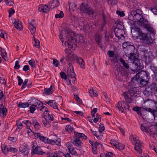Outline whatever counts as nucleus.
Returning <instances> with one entry per match:
<instances>
[{
	"mask_svg": "<svg viewBox=\"0 0 157 157\" xmlns=\"http://www.w3.org/2000/svg\"><path fill=\"white\" fill-rule=\"evenodd\" d=\"M76 62L79 64L81 68L82 69L85 68V63L82 59L80 57H78L77 58Z\"/></svg>",
	"mask_w": 157,
	"mask_h": 157,
	"instance_id": "nucleus-25",
	"label": "nucleus"
},
{
	"mask_svg": "<svg viewBox=\"0 0 157 157\" xmlns=\"http://www.w3.org/2000/svg\"><path fill=\"white\" fill-rule=\"evenodd\" d=\"M69 10L74 11L76 8V5L73 3H70L69 5Z\"/></svg>",
	"mask_w": 157,
	"mask_h": 157,
	"instance_id": "nucleus-41",
	"label": "nucleus"
},
{
	"mask_svg": "<svg viewBox=\"0 0 157 157\" xmlns=\"http://www.w3.org/2000/svg\"><path fill=\"white\" fill-rule=\"evenodd\" d=\"M135 53L131 52L129 55H127L128 56V58L129 59L132 60L131 62H132V66L133 67V70L138 71L140 69H141L144 67V66L140 65L139 63L138 65V60L137 58L135 56Z\"/></svg>",
	"mask_w": 157,
	"mask_h": 157,
	"instance_id": "nucleus-6",
	"label": "nucleus"
},
{
	"mask_svg": "<svg viewBox=\"0 0 157 157\" xmlns=\"http://www.w3.org/2000/svg\"><path fill=\"white\" fill-rule=\"evenodd\" d=\"M18 79V85L20 86L23 82V80L21 79L20 76H17V77Z\"/></svg>",
	"mask_w": 157,
	"mask_h": 157,
	"instance_id": "nucleus-57",
	"label": "nucleus"
},
{
	"mask_svg": "<svg viewBox=\"0 0 157 157\" xmlns=\"http://www.w3.org/2000/svg\"><path fill=\"white\" fill-rule=\"evenodd\" d=\"M67 75L68 77L72 78L73 80L75 81L76 79L75 77V74L74 72V69L71 63H69L68 64Z\"/></svg>",
	"mask_w": 157,
	"mask_h": 157,
	"instance_id": "nucleus-14",
	"label": "nucleus"
},
{
	"mask_svg": "<svg viewBox=\"0 0 157 157\" xmlns=\"http://www.w3.org/2000/svg\"><path fill=\"white\" fill-rule=\"evenodd\" d=\"M1 54L2 57L5 60V61H6V60L5 58L7 56V54L6 52L5 51H3L1 53Z\"/></svg>",
	"mask_w": 157,
	"mask_h": 157,
	"instance_id": "nucleus-61",
	"label": "nucleus"
},
{
	"mask_svg": "<svg viewBox=\"0 0 157 157\" xmlns=\"http://www.w3.org/2000/svg\"><path fill=\"white\" fill-rule=\"evenodd\" d=\"M28 149L27 148V147L25 146H22L20 147L19 151L22 153Z\"/></svg>",
	"mask_w": 157,
	"mask_h": 157,
	"instance_id": "nucleus-54",
	"label": "nucleus"
},
{
	"mask_svg": "<svg viewBox=\"0 0 157 157\" xmlns=\"http://www.w3.org/2000/svg\"><path fill=\"white\" fill-rule=\"evenodd\" d=\"M133 83V85L128 86V92H124L123 94L126 101L128 103H130L132 101L133 97L137 96L136 88L134 83Z\"/></svg>",
	"mask_w": 157,
	"mask_h": 157,
	"instance_id": "nucleus-3",
	"label": "nucleus"
},
{
	"mask_svg": "<svg viewBox=\"0 0 157 157\" xmlns=\"http://www.w3.org/2000/svg\"><path fill=\"white\" fill-rule=\"evenodd\" d=\"M98 110L97 108H94L91 112V115L93 117H95V114L97 112Z\"/></svg>",
	"mask_w": 157,
	"mask_h": 157,
	"instance_id": "nucleus-62",
	"label": "nucleus"
},
{
	"mask_svg": "<svg viewBox=\"0 0 157 157\" xmlns=\"http://www.w3.org/2000/svg\"><path fill=\"white\" fill-rule=\"evenodd\" d=\"M138 37L143 43L146 44H151L153 41V39L149 33H141L140 36H138Z\"/></svg>",
	"mask_w": 157,
	"mask_h": 157,
	"instance_id": "nucleus-8",
	"label": "nucleus"
},
{
	"mask_svg": "<svg viewBox=\"0 0 157 157\" xmlns=\"http://www.w3.org/2000/svg\"><path fill=\"white\" fill-rule=\"evenodd\" d=\"M52 63L53 65L56 67H58L59 64V62L58 60L55 59H53Z\"/></svg>",
	"mask_w": 157,
	"mask_h": 157,
	"instance_id": "nucleus-52",
	"label": "nucleus"
},
{
	"mask_svg": "<svg viewBox=\"0 0 157 157\" xmlns=\"http://www.w3.org/2000/svg\"><path fill=\"white\" fill-rule=\"evenodd\" d=\"M9 12V17H12V15L13 14L15 13V10H14L12 9L11 8L10 10H9L8 11Z\"/></svg>",
	"mask_w": 157,
	"mask_h": 157,
	"instance_id": "nucleus-56",
	"label": "nucleus"
},
{
	"mask_svg": "<svg viewBox=\"0 0 157 157\" xmlns=\"http://www.w3.org/2000/svg\"><path fill=\"white\" fill-rule=\"evenodd\" d=\"M141 25L143 26L146 29L147 31L150 33L149 34L155 35V33L154 29L152 25L150 24L147 20H144Z\"/></svg>",
	"mask_w": 157,
	"mask_h": 157,
	"instance_id": "nucleus-12",
	"label": "nucleus"
},
{
	"mask_svg": "<svg viewBox=\"0 0 157 157\" xmlns=\"http://www.w3.org/2000/svg\"><path fill=\"white\" fill-rule=\"evenodd\" d=\"M29 29L33 36H35L36 31V28L31 22L29 24Z\"/></svg>",
	"mask_w": 157,
	"mask_h": 157,
	"instance_id": "nucleus-22",
	"label": "nucleus"
},
{
	"mask_svg": "<svg viewBox=\"0 0 157 157\" xmlns=\"http://www.w3.org/2000/svg\"><path fill=\"white\" fill-rule=\"evenodd\" d=\"M31 106H30V112L32 114L34 113V111L36 109V107L34 105V104H30Z\"/></svg>",
	"mask_w": 157,
	"mask_h": 157,
	"instance_id": "nucleus-45",
	"label": "nucleus"
},
{
	"mask_svg": "<svg viewBox=\"0 0 157 157\" xmlns=\"http://www.w3.org/2000/svg\"><path fill=\"white\" fill-rule=\"evenodd\" d=\"M114 32L116 36L118 39H121L122 37H124V30L119 29H114Z\"/></svg>",
	"mask_w": 157,
	"mask_h": 157,
	"instance_id": "nucleus-17",
	"label": "nucleus"
},
{
	"mask_svg": "<svg viewBox=\"0 0 157 157\" xmlns=\"http://www.w3.org/2000/svg\"><path fill=\"white\" fill-rule=\"evenodd\" d=\"M29 105L28 102L22 103L19 102L18 105V106L20 108H25L28 107Z\"/></svg>",
	"mask_w": 157,
	"mask_h": 157,
	"instance_id": "nucleus-34",
	"label": "nucleus"
},
{
	"mask_svg": "<svg viewBox=\"0 0 157 157\" xmlns=\"http://www.w3.org/2000/svg\"><path fill=\"white\" fill-rule=\"evenodd\" d=\"M54 115L52 114H50L49 113H46V115H44V119L43 120L42 123L44 127L46 128H49L51 126L50 122L53 121L54 120Z\"/></svg>",
	"mask_w": 157,
	"mask_h": 157,
	"instance_id": "nucleus-9",
	"label": "nucleus"
},
{
	"mask_svg": "<svg viewBox=\"0 0 157 157\" xmlns=\"http://www.w3.org/2000/svg\"><path fill=\"white\" fill-rule=\"evenodd\" d=\"M22 122L26 124L27 127H30V125H31V122L29 120H25Z\"/></svg>",
	"mask_w": 157,
	"mask_h": 157,
	"instance_id": "nucleus-51",
	"label": "nucleus"
},
{
	"mask_svg": "<svg viewBox=\"0 0 157 157\" xmlns=\"http://www.w3.org/2000/svg\"><path fill=\"white\" fill-rule=\"evenodd\" d=\"M105 130V128L104 126L101 123L99 125V132L100 133H101Z\"/></svg>",
	"mask_w": 157,
	"mask_h": 157,
	"instance_id": "nucleus-48",
	"label": "nucleus"
},
{
	"mask_svg": "<svg viewBox=\"0 0 157 157\" xmlns=\"http://www.w3.org/2000/svg\"><path fill=\"white\" fill-rule=\"evenodd\" d=\"M66 146L69 151H70L71 149H73V147L72 145L70 142H68L66 144Z\"/></svg>",
	"mask_w": 157,
	"mask_h": 157,
	"instance_id": "nucleus-50",
	"label": "nucleus"
},
{
	"mask_svg": "<svg viewBox=\"0 0 157 157\" xmlns=\"http://www.w3.org/2000/svg\"><path fill=\"white\" fill-rule=\"evenodd\" d=\"M33 106L37 109H40L43 106V104L40 101L36 100Z\"/></svg>",
	"mask_w": 157,
	"mask_h": 157,
	"instance_id": "nucleus-27",
	"label": "nucleus"
},
{
	"mask_svg": "<svg viewBox=\"0 0 157 157\" xmlns=\"http://www.w3.org/2000/svg\"><path fill=\"white\" fill-rule=\"evenodd\" d=\"M65 129L66 131L68 132H72L73 130V127L71 125H67L65 128Z\"/></svg>",
	"mask_w": 157,
	"mask_h": 157,
	"instance_id": "nucleus-42",
	"label": "nucleus"
},
{
	"mask_svg": "<svg viewBox=\"0 0 157 157\" xmlns=\"http://www.w3.org/2000/svg\"><path fill=\"white\" fill-rule=\"evenodd\" d=\"M128 17L130 20L139 22L140 25L144 22V20H146L144 18L142 11L138 9L132 11Z\"/></svg>",
	"mask_w": 157,
	"mask_h": 157,
	"instance_id": "nucleus-4",
	"label": "nucleus"
},
{
	"mask_svg": "<svg viewBox=\"0 0 157 157\" xmlns=\"http://www.w3.org/2000/svg\"><path fill=\"white\" fill-rule=\"evenodd\" d=\"M16 125L17 128L19 129H21L23 127V125L19 121H16Z\"/></svg>",
	"mask_w": 157,
	"mask_h": 157,
	"instance_id": "nucleus-49",
	"label": "nucleus"
},
{
	"mask_svg": "<svg viewBox=\"0 0 157 157\" xmlns=\"http://www.w3.org/2000/svg\"><path fill=\"white\" fill-rule=\"evenodd\" d=\"M141 108L139 107H135L133 108V110L136 111L140 116L142 115Z\"/></svg>",
	"mask_w": 157,
	"mask_h": 157,
	"instance_id": "nucleus-36",
	"label": "nucleus"
},
{
	"mask_svg": "<svg viewBox=\"0 0 157 157\" xmlns=\"http://www.w3.org/2000/svg\"><path fill=\"white\" fill-rule=\"evenodd\" d=\"M80 10L83 13L88 14L90 16H92L94 13V10L89 7L87 4L85 3H82L81 5Z\"/></svg>",
	"mask_w": 157,
	"mask_h": 157,
	"instance_id": "nucleus-11",
	"label": "nucleus"
},
{
	"mask_svg": "<svg viewBox=\"0 0 157 157\" xmlns=\"http://www.w3.org/2000/svg\"><path fill=\"white\" fill-rule=\"evenodd\" d=\"M64 16V13L63 12L61 11L59 14H56L55 17L56 18H61Z\"/></svg>",
	"mask_w": 157,
	"mask_h": 157,
	"instance_id": "nucleus-40",
	"label": "nucleus"
},
{
	"mask_svg": "<svg viewBox=\"0 0 157 157\" xmlns=\"http://www.w3.org/2000/svg\"><path fill=\"white\" fill-rule=\"evenodd\" d=\"M2 151L4 154H6L8 153V151H9V149L8 147L6 145L4 147H2Z\"/></svg>",
	"mask_w": 157,
	"mask_h": 157,
	"instance_id": "nucleus-39",
	"label": "nucleus"
},
{
	"mask_svg": "<svg viewBox=\"0 0 157 157\" xmlns=\"http://www.w3.org/2000/svg\"><path fill=\"white\" fill-rule=\"evenodd\" d=\"M69 152L72 155H74L76 156H77L78 155L77 153L76 152L74 147L73 149H71L70 151H69Z\"/></svg>",
	"mask_w": 157,
	"mask_h": 157,
	"instance_id": "nucleus-53",
	"label": "nucleus"
},
{
	"mask_svg": "<svg viewBox=\"0 0 157 157\" xmlns=\"http://www.w3.org/2000/svg\"><path fill=\"white\" fill-rule=\"evenodd\" d=\"M142 59L147 65H148L152 60V53L150 52H148L146 51L144 52Z\"/></svg>",
	"mask_w": 157,
	"mask_h": 157,
	"instance_id": "nucleus-13",
	"label": "nucleus"
},
{
	"mask_svg": "<svg viewBox=\"0 0 157 157\" xmlns=\"http://www.w3.org/2000/svg\"><path fill=\"white\" fill-rule=\"evenodd\" d=\"M119 61L122 64L123 67L124 68L127 69H129V66L128 64L125 62V60L123 58H120L119 59Z\"/></svg>",
	"mask_w": 157,
	"mask_h": 157,
	"instance_id": "nucleus-26",
	"label": "nucleus"
},
{
	"mask_svg": "<svg viewBox=\"0 0 157 157\" xmlns=\"http://www.w3.org/2000/svg\"><path fill=\"white\" fill-rule=\"evenodd\" d=\"M45 103L46 104H48L54 109H57L59 110V109L58 108L57 103H56L55 100H50L48 101H45Z\"/></svg>",
	"mask_w": 157,
	"mask_h": 157,
	"instance_id": "nucleus-20",
	"label": "nucleus"
},
{
	"mask_svg": "<svg viewBox=\"0 0 157 157\" xmlns=\"http://www.w3.org/2000/svg\"><path fill=\"white\" fill-rule=\"evenodd\" d=\"M7 111L6 107H4L2 105H0V115L2 113L4 117L6 116Z\"/></svg>",
	"mask_w": 157,
	"mask_h": 157,
	"instance_id": "nucleus-24",
	"label": "nucleus"
},
{
	"mask_svg": "<svg viewBox=\"0 0 157 157\" xmlns=\"http://www.w3.org/2000/svg\"><path fill=\"white\" fill-rule=\"evenodd\" d=\"M15 27L18 30H21L22 28L21 22L18 20H16L13 23Z\"/></svg>",
	"mask_w": 157,
	"mask_h": 157,
	"instance_id": "nucleus-23",
	"label": "nucleus"
},
{
	"mask_svg": "<svg viewBox=\"0 0 157 157\" xmlns=\"http://www.w3.org/2000/svg\"><path fill=\"white\" fill-rule=\"evenodd\" d=\"M111 144L115 147H117V146L118 145L119 143L116 140H111Z\"/></svg>",
	"mask_w": 157,
	"mask_h": 157,
	"instance_id": "nucleus-60",
	"label": "nucleus"
},
{
	"mask_svg": "<svg viewBox=\"0 0 157 157\" xmlns=\"http://www.w3.org/2000/svg\"><path fill=\"white\" fill-rule=\"evenodd\" d=\"M132 143H135V150L141 154L142 152V148L143 147V144L141 143L138 139L136 137H131L130 138Z\"/></svg>",
	"mask_w": 157,
	"mask_h": 157,
	"instance_id": "nucleus-10",
	"label": "nucleus"
},
{
	"mask_svg": "<svg viewBox=\"0 0 157 157\" xmlns=\"http://www.w3.org/2000/svg\"><path fill=\"white\" fill-rule=\"evenodd\" d=\"M29 63L33 68H35L36 67L35 63L33 59H31L29 61Z\"/></svg>",
	"mask_w": 157,
	"mask_h": 157,
	"instance_id": "nucleus-47",
	"label": "nucleus"
},
{
	"mask_svg": "<svg viewBox=\"0 0 157 157\" xmlns=\"http://www.w3.org/2000/svg\"><path fill=\"white\" fill-rule=\"evenodd\" d=\"M116 107L121 113H123L124 110L128 109L129 107L126 103L123 101H119L118 104L116 106Z\"/></svg>",
	"mask_w": 157,
	"mask_h": 157,
	"instance_id": "nucleus-16",
	"label": "nucleus"
},
{
	"mask_svg": "<svg viewBox=\"0 0 157 157\" xmlns=\"http://www.w3.org/2000/svg\"><path fill=\"white\" fill-rule=\"evenodd\" d=\"M150 77L146 71L142 70L132 78L131 81L137 87H143L148 84Z\"/></svg>",
	"mask_w": 157,
	"mask_h": 157,
	"instance_id": "nucleus-1",
	"label": "nucleus"
},
{
	"mask_svg": "<svg viewBox=\"0 0 157 157\" xmlns=\"http://www.w3.org/2000/svg\"><path fill=\"white\" fill-rule=\"evenodd\" d=\"M132 29H134L135 30V31L137 32L138 34V36H140L141 33H143L140 29V28H138L137 27L135 26V25H132Z\"/></svg>",
	"mask_w": 157,
	"mask_h": 157,
	"instance_id": "nucleus-31",
	"label": "nucleus"
},
{
	"mask_svg": "<svg viewBox=\"0 0 157 157\" xmlns=\"http://www.w3.org/2000/svg\"><path fill=\"white\" fill-rule=\"evenodd\" d=\"M33 38L34 41V43L33 44V45L38 48H40V42L36 38L35 36H33Z\"/></svg>",
	"mask_w": 157,
	"mask_h": 157,
	"instance_id": "nucleus-33",
	"label": "nucleus"
},
{
	"mask_svg": "<svg viewBox=\"0 0 157 157\" xmlns=\"http://www.w3.org/2000/svg\"><path fill=\"white\" fill-rule=\"evenodd\" d=\"M49 3L51 4V6H53V8H56L59 5V1L58 0H52Z\"/></svg>",
	"mask_w": 157,
	"mask_h": 157,
	"instance_id": "nucleus-28",
	"label": "nucleus"
},
{
	"mask_svg": "<svg viewBox=\"0 0 157 157\" xmlns=\"http://www.w3.org/2000/svg\"><path fill=\"white\" fill-rule=\"evenodd\" d=\"M108 3H110L112 6H114L118 2V0H106Z\"/></svg>",
	"mask_w": 157,
	"mask_h": 157,
	"instance_id": "nucleus-43",
	"label": "nucleus"
},
{
	"mask_svg": "<svg viewBox=\"0 0 157 157\" xmlns=\"http://www.w3.org/2000/svg\"><path fill=\"white\" fill-rule=\"evenodd\" d=\"M49 10V8L47 5H41L38 6V11L44 13H47Z\"/></svg>",
	"mask_w": 157,
	"mask_h": 157,
	"instance_id": "nucleus-19",
	"label": "nucleus"
},
{
	"mask_svg": "<svg viewBox=\"0 0 157 157\" xmlns=\"http://www.w3.org/2000/svg\"><path fill=\"white\" fill-rule=\"evenodd\" d=\"M155 91L157 92L156 84L153 82L150 85L146 86L143 93L146 97H149L151 96L152 93Z\"/></svg>",
	"mask_w": 157,
	"mask_h": 157,
	"instance_id": "nucleus-7",
	"label": "nucleus"
},
{
	"mask_svg": "<svg viewBox=\"0 0 157 157\" xmlns=\"http://www.w3.org/2000/svg\"><path fill=\"white\" fill-rule=\"evenodd\" d=\"M5 2L9 6H11L13 4V0H6Z\"/></svg>",
	"mask_w": 157,
	"mask_h": 157,
	"instance_id": "nucleus-59",
	"label": "nucleus"
},
{
	"mask_svg": "<svg viewBox=\"0 0 157 157\" xmlns=\"http://www.w3.org/2000/svg\"><path fill=\"white\" fill-rule=\"evenodd\" d=\"M135 49V47L133 45H129L127 48L124 49V52L126 54L129 55L130 53L132 52Z\"/></svg>",
	"mask_w": 157,
	"mask_h": 157,
	"instance_id": "nucleus-21",
	"label": "nucleus"
},
{
	"mask_svg": "<svg viewBox=\"0 0 157 157\" xmlns=\"http://www.w3.org/2000/svg\"><path fill=\"white\" fill-rule=\"evenodd\" d=\"M60 141L61 140L59 138H57L54 140H52L48 138L46 141V143L51 144L52 145L56 144L57 146H60L61 145Z\"/></svg>",
	"mask_w": 157,
	"mask_h": 157,
	"instance_id": "nucleus-18",
	"label": "nucleus"
},
{
	"mask_svg": "<svg viewBox=\"0 0 157 157\" xmlns=\"http://www.w3.org/2000/svg\"><path fill=\"white\" fill-rule=\"evenodd\" d=\"M89 93L90 96L91 97H95L97 95L96 94V91L94 90L93 88H91L89 90Z\"/></svg>",
	"mask_w": 157,
	"mask_h": 157,
	"instance_id": "nucleus-35",
	"label": "nucleus"
},
{
	"mask_svg": "<svg viewBox=\"0 0 157 157\" xmlns=\"http://www.w3.org/2000/svg\"><path fill=\"white\" fill-rule=\"evenodd\" d=\"M94 37L96 42L100 44V41L101 40V36L98 33H95L94 34Z\"/></svg>",
	"mask_w": 157,
	"mask_h": 157,
	"instance_id": "nucleus-30",
	"label": "nucleus"
},
{
	"mask_svg": "<svg viewBox=\"0 0 157 157\" xmlns=\"http://www.w3.org/2000/svg\"><path fill=\"white\" fill-rule=\"evenodd\" d=\"M45 94L47 95H49L52 94V92L50 89L48 88H46L44 89Z\"/></svg>",
	"mask_w": 157,
	"mask_h": 157,
	"instance_id": "nucleus-55",
	"label": "nucleus"
},
{
	"mask_svg": "<svg viewBox=\"0 0 157 157\" xmlns=\"http://www.w3.org/2000/svg\"><path fill=\"white\" fill-rule=\"evenodd\" d=\"M117 148L120 150H123L124 147V145L121 143H119L117 146Z\"/></svg>",
	"mask_w": 157,
	"mask_h": 157,
	"instance_id": "nucleus-58",
	"label": "nucleus"
},
{
	"mask_svg": "<svg viewBox=\"0 0 157 157\" xmlns=\"http://www.w3.org/2000/svg\"><path fill=\"white\" fill-rule=\"evenodd\" d=\"M60 76L61 77L65 80H67V76L65 74V73L63 72H61L60 73Z\"/></svg>",
	"mask_w": 157,
	"mask_h": 157,
	"instance_id": "nucleus-46",
	"label": "nucleus"
},
{
	"mask_svg": "<svg viewBox=\"0 0 157 157\" xmlns=\"http://www.w3.org/2000/svg\"><path fill=\"white\" fill-rule=\"evenodd\" d=\"M40 137L39 139L41 141L45 143H46V141H47V139L48 138V137H47L44 136L43 135L41 134Z\"/></svg>",
	"mask_w": 157,
	"mask_h": 157,
	"instance_id": "nucleus-44",
	"label": "nucleus"
},
{
	"mask_svg": "<svg viewBox=\"0 0 157 157\" xmlns=\"http://www.w3.org/2000/svg\"><path fill=\"white\" fill-rule=\"evenodd\" d=\"M62 34H64L65 36L67 39V44L69 47L73 49V48L75 49L76 45L74 42L75 41L76 43H84L85 41L83 36L78 35L75 38H74L72 36V33L71 31L69 29H65L61 31Z\"/></svg>",
	"mask_w": 157,
	"mask_h": 157,
	"instance_id": "nucleus-2",
	"label": "nucleus"
},
{
	"mask_svg": "<svg viewBox=\"0 0 157 157\" xmlns=\"http://www.w3.org/2000/svg\"><path fill=\"white\" fill-rule=\"evenodd\" d=\"M34 146L32 147V149L31 152V154L32 155L35 154L38 155H46V152L43 151L40 147H36L34 148Z\"/></svg>",
	"mask_w": 157,
	"mask_h": 157,
	"instance_id": "nucleus-15",
	"label": "nucleus"
},
{
	"mask_svg": "<svg viewBox=\"0 0 157 157\" xmlns=\"http://www.w3.org/2000/svg\"><path fill=\"white\" fill-rule=\"evenodd\" d=\"M124 26L123 25V24L121 22H119L118 23L117 25V27L115 29H119L123 30Z\"/></svg>",
	"mask_w": 157,
	"mask_h": 157,
	"instance_id": "nucleus-38",
	"label": "nucleus"
},
{
	"mask_svg": "<svg viewBox=\"0 0 157 157\" xmlns=\"http://www.w3.org/2000/svg\"><path fill=\"white\" fill-rule=\"evenodd\" d=\"M107 54L109 55V56L110 58L113 57L114 56V53L113 51H109Z\"/></svg>",
	"mask_w": 157,
	"mask_h": 157,
	"instance_id": "nucleus-63",
	"label": "nucleus"
},
{
	"mask_svg": "<svg viewBox=\"0 0 157 157\" xmlns=\"http://www.w3.org/2000/svg\"><path fill=\"white\" fill-rule=\"evenodd\" d=\"M151 10L154 14L157 15V7H154L152 8Z\"/></svg>",
	"mask_w": 157,
	"mask_h": 157,
	"instance_id": "nucleus-64",
	"label": "nucleus"
},
{
	"mask_svg": "<svg viewBox=\"0 0 157 157\" xmlns=\"http://www.w3.org/2000/svg\"><path fill=\"white\" fill-rule=\"evenodd\" d=\"M40 110L44 113V115H46V113H49L47 108L45 106H43L40 109Z\"/></svg>",
	"mask_w": 157,
	"mask_h": 157,
	"instance_id": "nucleus-37",
	"label": "nucleus"
},
{
	"mask_svg": "<svg viewBox=\"0 0 157 157\" xmlns=\"http://www.w3.org/2000/svg\"><path fill=\"white\" fill-rule=\"evenodd\" d=\"M73 138L71 139V141L74 145L80 148L82 147V143L80 139L86 140L87 138V136L84 134L78 133L75 131Z\"/></svg>",
	"mask_w": 157,
	"mask_h": 157,
	"instance_id": "nucleus-5",
	"label": "nucleus"
},
{
	"mask_svg": "<svg viewBox=\"0 0 157 157\" xmlns=\"http://www.w3.org/2000/svg\"><path fill=\"white\" fill-rule=\"evenodd\" d=\"M147 103L148 104L149 107L151 108L152 109H154L155 106L156 105V102L151 100H150Z\"/></svg>",
	"mask_w": 157,
	"mask_h": 157,
	"instance_id": "nucleus-29",
	"label": "nucleus"
},
{
	"mask_svg": "<svg viewBox=\"0 0 157 157\" xmlns=\"http://www.w3.org/2000/svg\"><path fill=\"white\" fill-rule=\"evenodd\" d=\"M141 108L143 109H144L147 111H148L149 112H150L154 116V118H155V115L156 114V111H155L154 109H152L150 107L149 108Z\"/></svg>",
	"mask_w": 157,
	"mask_h": 157,
	"instance_id": "nucleus-32",
	"label": "nucleus"
}]
</instances>
